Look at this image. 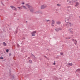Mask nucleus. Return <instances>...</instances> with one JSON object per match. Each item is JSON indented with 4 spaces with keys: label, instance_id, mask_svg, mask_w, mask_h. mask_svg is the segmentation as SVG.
<instances>
[{
    "label": "nucleus",
    "instance_id": "nucleus-1",
    "mask_svg": "<svg viewBox=\"0 0 80 80\" xmlns=\"http://www.w3.org/2000/svg\"><path fill=\"white\" fill-rule=\"evenodd\" d=\"M26 10H29L30 12H33V7H32V6L28 5V4H26Z\"/></svg>",
    "mask_w": 80,
    "mask_h": 80
},
{
    "label": "nucleus",
    "instance_id": "nucleus-2",
    "mask_svg": "<svg viewBox=\"0 0 80 80\" xmlns=\"http://www.w3.org/2000/svg\"><path fill=\"white\" fill-rule=\"evenodd\" d=\"M47 7V6L45 4L42 5L41 6V9L43 10V9H44V8H46Z\"/></svg>",
    "mask_w": 80,
    "mask_h": 80
},
{
    "label": "nucleus",
    "instance_id": "nucleus-3",
    "mask_svg": "<svg viewBox=\"0 0 80 80\" xmlns=\"http://www.w3.org/2000/svg\"><path fill=\"white\" fill-rule=\"evenodd\" d=\"M10 7H11V8H12V10H15V11H17V9L15 8V7L13 6H10Z\"/></svg>",
    "mask_w": 80,
    "mask_h": 80
},
{
    "label": "nucleus",
    "instance_id": "nucleus-4",
    "mask_svg": "<svg viewBox=\"0 0 80 80\" xmlns=\"http://www.w3.org/2000/svg\"><path fill=\"white\" fill-rule=\"evenodd\" d=\"M37 33L36 31H34L32 32L31 33L32 36H35V33Z\"/></svg>",
    "mask_w": 80,
    "mask_h": 80
},
{
    "label": "nucleus",
    "instance_id": "nucleus-5",
    "mask_svg": "<svg viewBox=\"0 0 80 80\" xmlns=\"http://www.w3.org/2000/svg\"><path fill=\"white\" fill-rule=\"evenodd\" d=\"M68 32L71 33V34H73V32L72 31V29H68Z\"/></svg>",
    "mask_w": 80,
    "mask_h": 80
},
{
    "label": "nucleus",
    "instance_id": "nucleus-6",
    "mask_svg": "<svg viewBox=\"0 0 80 80\" xmlns=\"http://www.w3.org/2000/svg\"><path fill=\"white\" fill-rule=\"evenodd\" d=\"M52 24L51 25L53 27V26H54V25L53 24H55V21H54V20H52Z\"/></svg>",
    "mask_w": 80,
    "mask_h": 80
},
{
    "label": "nucleus",
    "instance_id": "nucleus-7",
    "mask_svg": "<svg viewBox=\"0 0 80 80\" xmlns=\"http://www.w3.org/2000/svg\"><path fill=\"white\" fill-rule=\"evenodd\" d=\"M62 30V28H57L56 29V32H58L59 30Z\"/></svg>",
    "mask_w": 80,
    "mask_h": 80
},
{
    "label": "nucleus",
    "instance_id": "nucleus-8",
    "mask_svg": "<svg viewBox=\"0 0 80 80\" xmlns=\"http://www.w3.org/2000/svg\"><path fill=\"white\" fill-rule=\"evenodd\" d=\"M67 24L68 25H69L70 26H72V25H73L72 23L70 22H68Z\"/></svg>",
    "mask_w": 80,
    "mask_h": 80
},
{
    "label": "nucleus",
    "instance_id": "nucleus-9",
    "mask_svg": "<svg viewBox=\"0 0 80 80\" xmlns=\"http://www.w3.org/2000/svg\"><path fill=\"white\" fill-rule=\"evenodd\" d=\"M74 44L76 45H77V44L78 43L77 41V40H76L75 39V41H74Z\"/></svg>",
    "mask_w": 80,
    "mask_h": 80
},
{
    "label": "nucleus",
    "instance_id": "nucleus-10",
    "mask_svg": "<svg viewBox=\"0 0 80 80\" xmlns=\"http://www.w3.org/2000/svg\"><path fill=\"white\" fill-rule=\"evenodd\" d=\"M79 5V3L78 2H76V5H75V6H76V7H78Z\"/></svg>",
    "mask_w": 80,
    "mask_h": 80
},
{
    "label": "nucleus",
    "instance_id": "nucleus-11",
    "mask_svg": "<svg viewBox=\"0 0 80 80\" xmlns=\"http://www.w3.org/2000/svg\"><path fill=\"white\" fill-rule=\"evenodd\" d=\"M21 7H22V8H23L24 9H26V6H21Z\"/></svg>",
    "mask_w": 80,
    "mask_h": 80
},
{
    "label": "nucleus",
    "instance_id": "nucleus-12",
    "mask_svg": "<svg viewBox=\"0 0 80 80\" xmlns=\"http://www.w3.org/2000/svg\"><path fill=\"white\" fill-rule=\"evenodd\" d=\"M68 65H70V66H72L73 64L72 63H68Z\"/></svg>",
    "mask_w": 80,
    "mask_h": 80
},
{
    "label": "nucleus",
    "instance_id": "nucleus-13",
    "mask_svg": "<svg viewBox=\"0 0 80 80\" xmlns=\"http://www.w3.org/2000/svg\"><path fill=\"white\" fill-rule=\"evenodd\" d=\"M57 24H58V25H59V24H60L61 22L60 21H58L56 22Z\"/></svg>",
    "mask_w": 80,
    "mask_h": 80
},
{
    "label": "nucleus",
    "instance_id": "nucleus-14",
    "mask_svg": "<svg viewBox=\"0 0 80 80\" xmlns=\"http://www.w3.org/2000/svg\"><path fill=\"white\" fill-rule=\"evenodd\" d=\"M18 8H19V10H22V7H18Z\"/></svg>",
    "mask_w": 80,
    "mask_h": 80
},
{
    "label": "nucleus",
    "instance_id": "nucleus-15",
    "mask_svg": "<svg viewBox=\"0 0 80 80\" xmlns=\"http://www.w3.org/2000/svg\"><path fill=\"white\" fill-rule=\"evenodd\" d=\"M3 45L4 46H7V44L5 42H3Z\"/></svg>",
    "mask_w": 80,
    "mask_h": 80
},
{
    "label": "nucleus",
    "instance_id": "nucleus-16",
    "mask_svg": "<svg viewBox=\"0 0 80 80\" xmlns=\"http://www.w3.org/2000/svg\"><path fill=\"white\" fill-rule=\"evenodd\" d=\"M76 72H80V69H78L76 70Z\"/></svg>",
    "mask_w": 80,
    "mask_h": 80
},
{
    "label": "nucleus",
    "instance_id": "nucleus-17",
    "mask_svg": "<svg viewBox=\"0 0 80 80\" xmlns=\"http://www.w3.org/2000/svg\"><path fill=\"white\" fill-rule=\"evenodd\" d=\"M57 6H58V7H60V6H61V4H57Z\"/></svg>",
    "mask_w": 80,
    "mask_h": 80
},
{
    "label": "nucleus",
    "instance_id": "nucleus-18",
    "mask_svg": "<svg viewBox=\"0 0 80 80\" xmlns=\"http://www.w3.org/2000/svg\"><path fill=\"white\" fill-rule=\"evenodd\" d=\"M60 54L61 55H63V52H61Z\"/></svg>",
    "mask_w": 80,
    "mask_h": 80
},
{
    "label": "nucleus",
    "instance_id": "nucleus-19",
    "mask_svg": "<svg viewBox=\"0 0 80 80\" xmlns=\"http://www.w3.org/2000/svg\"><path fill=\"white\" fill-rule=\"evenodd\" d=\"M8 51H9L8 49H7L6 50V52H7V53H8Z\"/></svg>",
    "mask_w": 80,
    "mask_h": 80
},
{
    "label": "nucleus",
    "instance_id": "nucleus-20",
    "mask_svg": "<svg viewBox=\"0 0 80 80\" xmlns=\"http://www.w3.org/2000/svg\"><path fill=\"white\" fill-rule=\"evenodd\" d=\"M22 5H24L25 4V2H22Z\"/></svg>",
    "mask_w": 80,
    "mask_h": 80
},
{
    "label": "nucleus",
    "instance_id": "nucleus-21",
    "mask_svg": "<svg viewBox=\"0 0 80 80\" xmlns=\"http://www.w3.org/2000/svg\"><path fill=\"white\" fill-rule=\"evenodd\" d=\"M30 63H32V60H29Z\"/></svg>",
    "mask_w": 80,
    "mask_h": 80
},
{
    "label": "nucleus",
    "instance_id": "nucleus-22",
    "mask_svg": "<svg viewBox=\"0 0 80 80\" xmlns=\"http://www.w3.org/2000/svg\"><path fill=\"white\" fill-rule=\"evenodd\" d=\"M72 41L73 42H75V39H72Z\"/></svg>",
    "mask_w": 80,
    "mask_h": 80
},
{
    "label": "nucleus",
    "instance_id": "nucleus-23",
    "mask_svg": "<svg viewBox=\"0 0 80 80\" xmlns=\"http://www.w3.org/2000/svg\"><path fill=\"white\" fill-rule=\"evenodd\" d=\"M0 59H2V60H3V58L1 57Z\"/></svg>",
    "mask_w": 80,
    "mask_h": 80
},
{
    "label": "nucleus",
    "instance_id": "nucleus-24",
    "mask_svg": "<svg viewBox=\"0 0 80 80\" xmlns=\"http://www.w3.org/2000/svg\"><path fill=\"white\" fill-rule=\"evenodd\" d=\"M46 22H50V20H46Z\"/></svg>",
    "mask_w": 80,
    "mask_h": 80
},
{
    "label": "nucleus",
    "instance_id": "nucleus-25",
    "mask_svg": "<svg viewBox=\"0 0 80 80\" xmlns=\"http://www.w3.org/2000/svg\"><path fill=\"white\" fill-rule=\"evenodd\" d=\"M9 56H12V54H11V53H9Z\"/></svg>",
    "mask_w": 80,
    "mask_h": 80
},
{
    "label": "nucleus",
    "instance_id": "nucleus-26",
    "mask_svg": "<svg viewBox=\"0 0 80 80\" xmlns=\"http://www.w3.org/2000/svg\"><path fill=\"white\" fill-rule=\"evenodd\" d=\"M70 6H68L67 7V8H70Z\"/></svg>",
    "mask_w": 80,
    "mask_h": 80
},
{
    "label": "nucleus",
    "instance_id": "nucleus-27",
    "mask_svg": "<svg viewBox=\"0 0 80 80\" xmlns=\"http://www.w3.org/2000/svg\"><path fill=\"white\" fill-rule=\"evenodd\" d=\"M56 13H57V9L56 10V11H55Z\"/></svg>",
    "mask_w": 80,
    "mask_h": 80
},
{
    "label": "nucleus",
    "instance_id": "nucleus-28",
    "mask_svg": "<svg viewBox=\"0 0 80 80\" xmlns=\"http://www.w3.org/2000/svg\"><path fill=\"white\" fill-rule=\"evenodd\" d=\"M33 57H34L35 58H36V57H35V56L33 55Z\"/></svg>",
    "mask_w": 80,
    "mask_h": 80
},
{
    "label": "nucleus",
    "instance_id": "nucleus-29",
    "mask_svg": "<svg viewBox=\"0 0 80 80\" xmlns=\"http://www.w3.org/2000/svg\"><path fill=\"white\" fill-rule=\"evenodd\" d=\"M55 64H56V63H55V62H54V63H53V65H55Z\"/></svg>",
    "mask_w": 80,
    "mask_h": 80
},
{
    "label": "nucleus",
    "instance_id": "nucleus-30",
    "mask_svg": "<svg viewBox=\"0 0 80 80\" xmlns=\"http://www.w3.org/2000/svg\"><path fill=\"white\" fill-rule=\"evenodd\" d=\"M28 59L29 60V59H30V57L28 58Z\"/></svg>",
    "mask_w": 80,
    "mask_h": 80
},
{
    "label": "nucleus",
    "instance_id": "nucleus-31",
    "mask_svg": "<svg viewBox=\"0 0 80 80\" xmlns=\"http://www.w3.org/2000/svg\"><path fill=\"white\" fill-rule=\"evenodd\" d=\"M36 13H38V12H37Z\"/></svg>",
    "mask_w": 80,
    "mask_h": 80
},
{
    "label": "nucleus",
    "instance_id": "nucleus-32",
    "mask_svg": "<svg viewBox=\"0 0 80 80\" xmlns=\"http://www.w3.org/2000/svg\"><path fill=\"white\" fill-rule=\"evenodd\" d=\"M16 33H17V31H16Z\"/></svg>",
    "mask_w": 80,
    "mask_h": 80
},
{
    "label": "nucleus",
    "instance_id": "nucleus-33",
    "mask_svg": "<svg viewBox=\"0 0 80 80\" xmlns=\"http://www.w3.org/2000/svg\"><path fill=\"white\" fill-rule=\"evenodd\" d=\"M17 46H18V47H19V45H17Z\"/></svg>",
    "mask_w": 80,
    "mask_h": 80
},
{
    "label": "nucleus",
    "instance_id": "nucleus-34",
    "mask_svg": "<svg viewBox=\"0 0 80 80\" xmlns=\"http://www.w3.org/2000/svg\"><path fill=\"white\" fill-rule=\"evenodd\" d=\"M39 80H42V79H40Z\"/></svg>",
    "mask_w": 80,
    "mask_h": 80
},
{
    "label": "nucleus",
    "instance_id": "nucleus-35",
    "mask_svg": "<svg viewBox=\"0 0 80 80\" xmlns=\"http://www.w3.org/2000/svg\"><path fill=\"white\" fill-rule=\"evenodd\" d=\"M66 26H67V24H66Z\"/></svg>",
    "mask_w": 80,
    "mask_h": 80
},
{
    "label": "nucleus",
    "instance_id": "nucleus-36",
    "mask_svg": "<svg viewBox=\"0 0 80 80\" xmlns=\"http://www.w3.org/2000/svg\"><path fill=\"white\" fill-rule=\"evenodd\" d=\"M79 18H80V16H79Z\"/></svg>",
    "mask_w": 80,
    "mask_h": 80
},
{
    "label": "nucleus",
    "instance_id": "nucleus-37",
    "mask_svg": "<svg viewBox=\"0 0 80 80\" xmlns=\"http://www.w3.org/2000/svg\"><path fill=\"white\" fill-rule=\"evenodd\" d=\"M45 57H46V56H44Z\"/></svg>",
    "mask_w": 80,
    "mask_h": 80
}]
</instances>
